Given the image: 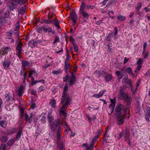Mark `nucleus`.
I'll return each instance as SVG.
<instances>
[{
	"instance_id": "nucleus-1",
	"label": "nucleus",
	"mask_w": 150,
	"mask_h": 150,
	"mask_svg": "<svg viewBox=\"0 0 150 150\" xmlns=\"http://www.w3.org/2000/svg\"><path fill=\"white\" fill-rule=\"evenodd\" d=\"M68 90V86L67 84L65 85L62 92V95L61 98V100L60 104H64L60 109L59 113V115L62 116H64L66 118L67 115V113L66 112V109L67 108V106L70 104L72 100V99L67 91Z\"/></svg>"
},
{
	"instance_id": "nucleus-2",
	"label": "nucleus",
	"mask_w": 150,
	"mask_h": 150,
	"mask_svg": "<svg viewBox=\"0 0 150 150\" xmlns=\"http://www.w3.org/2000/svg\"><path fill=\"white\" fill-rule=\"evenodd\" d=\"M62 133V129L61 127L59 126L56 131V136L58 147L61 149H63L64 148V145L63 143L60 142Z\"/></svg>"
},
{
	"instance_id": "nucleus-3",
	"label": "nucleus",
	"mask_w": 150,
	"mask_h": 150,
	"mask_svg": "<svg viewBox=\"0 0 150 150\" xmlns=\"http://www.w3.org/2000/svg\"><path fill=\"white\" fill-rule=\"evenodd\" d=\"M127 110V108L121 104H119L117 105L115 108L117 115H122V111L124 112V114H126Z\"/></svg>"
},
{
	"instance_id": "nucleus-4",
	"label": "nucleus",
	"mask_w": 150,
	"mask_h": 150,
	"mask_svg": "<svg viewBox=\"0 0 150 150\" xmlns=\"http://www.w3.org/2000/svg\"><path fill=\"white\" fill-rule=\"evenodd\" d=\"M64 122H65L62 120L61 121L60 119L58 118L53 122L51 128L52 130L54 132L56 131L58 126L63 125L64 124Z\"/></svg>"
},
{
	"instance_id": "nucleus-5",
	"label": "nucleus",
	"mask_w": 150,
	"mask_h": 150,
	"mask_svg": "<svg viewBox=\"0 0 150 150\" xmlns=\"http://www.w3.org/2000/svg\"><path fill=\"white\" fill-rule=\"evenodd\" d=\"M126 90V89L125 88L120 87V88L118 96L120 100H123L129 96L127 93H125Z\"/></svg>"
},
{
	"instance_id": "nucleus-6",
	"label": "nucleus",
	"mask_w": 150,
	"mask_h": 150,
	"mask_svg": "<svg viewBox=\"0 0 150 150\" xmlns=\"http://www.w3.org/2000/svg\"><path fill=\"white\" fill-rule=\"evenodd\" d=\"M127 115L126 114L117 115V124L119 125H122L125 122V117L127 116Z\"/></svg>"
},
{
	"instance_id": "nucleus-7",
	"label": "nucleus",
	"mask_w": 150,
	"mask_h": 150,
	"mask_svg": "<svg viewBox=\"0 0 150 150\" xmlns=\"http://www.w3.org/2000/svg\"><path fill=\"white\" fill-rule=\"evenodd\" d=\"M11 50V49L9 47H3L0 50V54L1 55H5V54H7L8 52Z\"/></svg>"
},
{
	"instance_id": "nucleus-8",
	"label": "nucleus",
	"mask_w": 150,
	"mask_h": 150,
	"mask_svg": "<svg viewBox=\"0 0 150 150\" xmlns=\"http://www.w3.org/2000/svg\"><path fill=\"white\" fill-rule=\"evenodd\" d=\"M71 19L73 23H75L77 21V16L74 10H72L70 13Z\"/></svg>"
},
{
	"instance_id": "nucleus-9",
	"label": "nucleus",
	"mask_w": 150,
	"mask_h": 150,
	"mask_svg": "<svg viewBox=\"0 0 150 150\" xmlns=\"http://www.w3.org/2000/svg\"><path fill=\"white\" fill-rule=\"evenodd\" d=\"M76 81V78L75 76L73 74H72L71 76L69 78V86H72L74 85Z\"/></svg>"
},
{
	"instance_id": "nucleus-10",
	"label": "nucleus",
	"mask_w": 150,
	"mask_h": 150,
	"mask_svg": "<svg viewBox=\"0 0 150 150\" xmlns=\"http://www.w3.org/2000/svg\"><path fill=\"white\" fill-rule=\"evenodd\" d=\"M23 44L21 42H19L17 44L16 48V53H21L23 50L22 49V47Z\"/></svg>"
},
{
	"instance_id": "nucleus-11",
	"label": "nucleus",
	"mask_w": 150,
	"mask_h": 150,
	"mask_svg": "<svg viewBox=\"0 0 150 150\" xmlns=\"http://www.w3.org/2000/svg\"><path fill=\"white\" fill-rule=\"evenodd\" d=\"M71 68L70 64L68 62L67 58H66L64 62V69L65 72L67 71V70H70Z\"/></svg>"
},
{
	"instance_id": "nucleus-12",
	"label": "nucleus",
	"mask_w": 150,
	"mask_h": 150,
	"mask_svg": "<svg viewBox=\"0 0 150 150\" xmlns=\"http://www.w3.org/2000/svg\"><path fill=\"white\" fill-rule=\"evenodd\" d=\"M11 62L8 59H5L4 61L3 62L2 64L4 69L5 70L6 69V67L9 69L10 67V64Z\"/></svg>"
},
{
	"instance_id": "nucleus-13",
	"label": "nucleus",
	"mask_w": 150,
	"mask_h": 150,
	"mask_svg": "<svg viewBox=\"0 0 150 150\" xmlns=\"http://www.w3.org/2000/svg\"><path fill=\"white\" fill-rule=\"evenodd\" d=\"M132 98L130 96H128L125 99H124L123 100L126 103V105L128 106L130 105L132 103Z\"/></svg>"
},
{
	"instance_id": "nucleus-14",
	"label": "nucleus",
	"mask_w": 150,
	"mask_h": 150,
	"mask_svg": "<svg viewBox=\"0 0 150 150\" xmlns=\"http://www.w3.org/2000/svg\"><path fill=\"white\" fill-rule=\"evenodd\" d=\"M24 87L23 85L21 86L19 88L18 91V95L19 96L21 97L22 96L24 92Z\"/></svg>"
},
{
	"instance_id": "nucleus-15",
	"label": "nucleus",
	"mask_w": 150,
	"mask_h": 150,
	"mask_svg": "<svg viewBox=\"0 0 150 150\" xmlns=\"http://www.w3.org/2000/svg\"><path fill=\"white\" fill-rule=\"evenodd\" d=\"M37 43L34 41L33 40H30L28 43L29 46L31 48H34L37 45Z\"/></svg>"
},
{
	"instance_id": "nucleus-16",
	"label": "nucleus",
	"mask_w": 150,
	"mask_h": 150,
	"mask_svg": "<svg viewBox=\"0 0 150 150\" xmlns=\"http://www.w3.org/2000/svg\"><path fill=\"white\" fill-rule=\"evenodd\" d=\"M48 120L49 122L50 125L51 127L52 125L53 122V121L54 120V118L52 116L50 115V114L48 113L47 116Z\"/></svg>"
},
{
	"instance_id": "nucleus-17",
	"label": "nucleus",
	"mask_w": 150,
	"mask_h": 150,
	"mask_svg": "<svg viewBox=\"0 0 150 150\" xmlns=\"http://www.w3.org/2000/svg\"><path fill=\"white\" fill-rule=\"evenodd\" d=\"M124 72L127 73L129 74H131L132 76L134 75V74L132 71V69L130 67H128L126 68Z\"/></svg>"
},
{
	"instance_id": "nucleus-18",
	"label": "nucleus",
	"mask_w": 150,
	"mask_h": 150,
	"mask_svg": "<svg viewBox=\"0 0 150 150\" xmlns=\"http://www.w3.org/2000/svg\"><path fill=\"white\" fill-rule=\"evenodd\" d=\"M16 29L15 30V31H16V33H17V35L18 38L19 37V32L18 31V30L20 28L19 25V21H18L16 23Z\"/></svg>"
},
{
	"instance_id": "nucleus-19",
	"label": "nucleus",
	"mask_w": 150,
	"mask_h": 150,
	"mask_svg": "<svg viewBox=\"0 0 150 150\" xmlns=\"http://www.w3.org/2000/svg\"><path fill=\"white\" fill-rule=\"evenodd\" d=\"M80 12L82 14L83 18L86 19L87 20L88 19L89 15V14L87 13L86 11H84Z\"/></svg>"
},
{
	"instance_id": "nucleus-20",
	"label": "nucleus",
	"mask_w": 150,
	"mask_h": 150,
	"mask_svg": "<svg viewBox=\"0 0 150 150\" xmlns=\"http://www.w3.org/2000/svg\"><path fill=\"white\" fill-rule=\"evenodd\" d=\"M42 28L43 31L46 33L47 32L49 33L52 32V29L50 27H48L47 28L45 27V26H42Z\"/></svg>"
},
{
	"instance_id": "nucleus-21",
	"label": "nucleus",
	"mask_w": 150,
	"mask_h": 150,
	"mask_svg": "<svg viewBox=\"0 0 150 150\" xmlns=\"http://www.w3.org/2000/svg\"><path fill=\"white\" fill-rule=\"evenodd\" d=\"M25 116L26 122L29 124L31 123L32 122V119L29 117V116L26 113H25Z\"/></svg>"
},
{
	"instance_id": "nucleus-22",
	"label": "nucleus",
	"mask_w": 150,
	"mask_h": 150,
	"mask_svg": "<svg viewBox=\"0 0 150 150\" xmlns=\"http://www.w3.org/2000/svg\"><path fill=\"white\" fill-rule=\"evenodd\" d=\"M54 19L52 21L53 23H54V25L58 28H60V26L59 24V23L58 20L57 18H54Z\"/></svg>"
},
{
	"instance_id": "nucleus-23",
	"label": "nucleus",
	"mask_w": 150,
	"mask_h": 150,
	"mask_svg": "<svg viewBox=\"0 0 150 150\" xmlns=\"http://www.w3.org/2000/svg\"><path fill=\"white\" fill-rule=\"evenodd\" d=\"M86 4L83 1H82L80 8V12L84 11L86 7Z\"/></svg>"
},
{
	"instance_id": "nucleus-24",
	"label": "nucleus",
	"mask_w": 150,
	"mask_h": 150,
	"mask_svg": "<svg viewBox=\"0 0 150 150\" xmlns=\"http://www.w3.org/2000/svg\"><path fill=\"white\" fill-rule=\"evenodd\" d=\"M22 130H20L16 134V137L15 139L16 141H18L20 138L21 135L22 133Z\"/></svg>"
},
{
	"instance_id": "nucleus-25",
	"label": "nucleus",
	"mask_w": 150,
	"mask_h": 150,
	"mask_svg": "<svg viewBox=\"0 0 150 150\" xmlns=\"http://www.w3.org/2000/svg\"><path fill=\"white\" fill-rule=\"evenodd\" d=\"M0 126L2 128H5L7 126V123L5 121L0 120Z\"/></svg>"
},
{
	"instance_id": "nucleus-26",
	"label": "nucleus",
	"mask_w": 150,
	"mask_h": 150,
	"mask_svg": "<svg viewBox=\"0 0 150 150\" xmlns=\"http://www.w3.org/2000/svg\"><path fill=\"white\" fill-rule=\"evenodd\" d=\"M30 64L29 62L26 61H22V67H26L27 66H29Z\"/></svg>"
},
{
	"instance_id": "nucleus-27",
	"label": "nucleus",
	"mask_w": 150,
	"mask_h": 150,
	"mask_svg": "<svg viewBox=\"0 0 150 150\" xmlns=\"http://www.w3.org/2000/svg\"><path fill=\"white\" fill-rule=\"evenodd\" d=\"M118 19L121 21H123L125 20L126 18L125 16L119 15L117 17Z\"/></svg>"
},
{
	"instance_id": "nucleus-28",
	"label": "nucleus",
	"mask_w": 150,
	"mask_h": 150,
	"mask_svg": "<svg viewBox=\"0 0 150 150\" xmlns=\"http://www.w3.org/2000/svg\"><path fill=\"white\" fill-rule=\"evenodd\" d=\"M26 6L25 5L22 7L20 10V13L22 14L23 15L25 11H26Z\"/></svg>"
},
{
	"instance_id": "nucleus-29",
	"label": "nucleus",
	"mask_w": 150,
	"mask_h": 150,
	"mask_svg": "<svg viewBox=\"0 0 150 150\" xmlns=\"http://www.w3.org/2000/svg\"><path fill=\"white\" fill-rule=\"evenodd\" d=\"M65 125L66 127V129H65V132L67 133V134L68 133V132L70 131H71V130L69 127L67 123L66 122H64Z\"/></svg>"
},
{
	"instance_id": "nucleus-30",
	"label": "nucleus",
	"mask_w": 150,
	"mask_h": 150,
	"mask_svg": "<svg viewBox=\"0 0 150 150\" xmlns=\"http://www.w3.org/2000/svg\"><path fill=\"white\" fill-rule=\"evenodd\" d=\"M115 107L109 106V107L108 110V112L109 115H110L112 113L114 110Z\"/></svg>"
},
{
	"instance_id": "nucleus-31",
	"label": "nucleus",
	"mask_w": 150,
	"mask_h": 150,
	"mask_svg": "<svg viewBox=\"0 0 150 150\" xmlns=\"http://www.w3.org/2000/svg\"><path fill=\"white\" fill-rule=\"evenodd\" d=\"M56 16L55 14L51 12H50L48 15L47 17L49 19H50L52 18L54 19V17L55 18H56Z\"/></svg>"
},
{
	"instance_id": "nucleus-32",
	"label": "nucleus",
	"mask_w": 150,
	"mask_h": 150,
	"mask_svg": "<svg viewBox=\"0 0 150 150\" xmlns=\"http://www.w3.org/2000/svg\"><path fill=\"white\" fill-rule=\"evenodd\" d=\"M56 103V101L54 99L50 100V104L51 105V106L53 108H55Z\"/></svg>"
},
{
	"instance_id": "nucleus-33",
	"label": "nucleus",
	"mask_w": 150,
	"mask_h": 150,
	"mask_svg": "<svg viewBox=\"0 0 150 150\" xmlns=\"http://www.w3.org/2000/svg\"><path fill=\"white\" fill-rule=\"evenodd\" d=\"M15 141L14 138H13L9 140L7 142L8 145L11 146L14 143Z\"/></svg>"
},
{
	"instance_id": "nucleus-34",
	"label": "nucleus",
	"mask_w": 150,
	"mask_h": 150,
	"mask_svg": "<svg viewBox=\"0 0 150 150\" xmlns=\"http://www.w3.org/2000/svg\"><path fill=\"white\" fill-rule=\"evenodd\" d=\"M112 77V75L108 74L105 77V79L106 81H109L111 80Z\"/></svg>"
},
{
	"instance_id": "nucleus-35",
	"label": "nucleus",
	"mask_w": 150,
	"mask_h": 150,
	"mask_svg": "<svg viewBox=\"0 0 150 150\" xmlns=\"http://www.w3.org/2000/svg\"><path fill=\"white\" fill-rule=\"evenodd\" d=\"M110 101L111 103V104L110 105H109L113 107H115V104L116 103V99L114 98V99H110Z\"/></svg>"
},
{
	"instance_id": "nucleus-36",
	"label": "nucleus",
	"mask_w": 150,
	"mask_h": 150,
	"mask_svg": "<svg viewBox=\"0 0 150 150\" xmlns=\"http://www.w3.org/2000/svg\"><path fill=\"white\" fill-rule=\"evenodd\" d=\"M36 30L37 32L40 33H42L43 30L42 26L41 27H37L36 28Z\"/></svg>"
},
{
	"instance_id": "nucleus-37",
	"label": "nucleus",
	"mask_w": 150,
	"mask_h": 150,
	"mask_svg": "<svg viewBox=\"0 0 150 150\" xmlns=\"http://www.w3.org/2000/svg\"><path fill=\"white\" fill-rule=\"evenodd\" d=\"M5 96L7 101L10 100L12 97L11 95L9 93L6 94Z\"/></svg>"
},
{
	"instance_id": "nucleus-38",
	"label": "nucleus",
	"mask_w": 150,
	"mask_h": 150,
	"mask_svg": "<svg viewBox=\"0 0 150 150\" xmlns=\"http://www.w3.org/2000/svg\"><path fill=\"white\" fill-rule=\"evenodd\" d=\"M0 139L2 142H5L8 140L7 137L6 136H2L0 137Z\"/></svg>"
},
{
	"instance_id": "nucleus-39",
	"label": "nucleus",
	"mask_w": 150,
	"mask_h": 150,
	"mask_svg": "<svg viewBox=\"0 0 150 150\" xmlns=\"http://www.w3.org/2000/svg\"><path fill=\"white\" fill-rule=\"evenodd\" d=\"M18 4V0H12L11 1V4L13 6H16Z\"/></svg>"
},
{
	"instance_id": "nucleus-40",
	"label": "nucleus",
	"mask_w": 150,
	"mask_h": 150,
	"mask_svg": "<svg viewBox=\"0 0 150 150\" xmlns=\"http://www.w3.org/2000/svg\"><path fill=\"white\" fill-rule=\"evenodd\" d=\"M73 46H74V49L75 52H78L79 51V48L77 45L76 43L73 44Z\"/></svg>"
},
{
	"instance_id": "nucleus-41",
	"label": "nucleus",
	"mask_w": 150,
	"mask_h": 150,
	"mask_svg": "<svg viewBox=\"0 0 150 150\" xmlns=\"http://www.w3.org/2000/svg\"><path fill=\"white\" fill-rule=\"evenodd\" d=\"M39 82H42V83H44V81L43 80L42 81H32L31 84L32 86H33V85Z\"/></svg>"
},
{
	"instance_id": "nucleus-42",
	"label": "nucleus",
	"mask_w": 150,
	"mask_h": 150,
	"mask_svg": "<svg viewBox=\"0 0 150 150\" xmlns=\"http://www.w3.org/2000/svg\"><path fill=\"white\" fill-rule=\"evenodd\" d=\"M43 22L48 24H50V23H53V22L50 19H47V20H45L43 21Z\"/></svg>"
},
{
	"instance_id": "nucleus-43",
	"label": "nucleus",
	"mask_w": 150,
	"mask_h": 150,
	"mask_svg": "<svg viewBox=\"0 0 150 150\" xmlns=\"http://www.w3.org/2000/svg\"><path fill=\"white\" fill-rule=\"evenodd\" d=\"M137 6H136L135 7L136 9H141L142 6V3L141 2H139L137 4Z\"/></svg>"
},
{
	"instance_id": "nucleus-44",
	"label": "nucleus",
	"mask_w": 150,
	"mask_h": 150,
	"mask_svg": "<svg viewBox=\"0 0 150 150\" xmlns=\"http://www.w3.org/2000/svg\"><path fill=\"white\" fill-rule=\"evenodd\" d=\"M10 12L9 11H7L3 14V16L4 18H8L9 16Z\"/></svg>"
},
{
	"instance_id": "nucleus-45",
	"label": "nucleus",
	"mask_w": 150,
	"mask_h": 150,
	"mask_svg": "<svg viewBox=\"0 0 150 150\" xmlns=\"http://www.w3.org/2000/svg\"><path fill=\"white\" fill-rule=\"evenodd\" d=\"M27 1V0H18V4L21 5L24 4Z\"/></svg>"
},
{
	"instance_id": "nucleus-46",
	"label": "nucleus",
	"mask_w": 150,
	"mask_h": 150,
	"mask_svg": "<svg viewBox=\"0 0 150 150\" xmlns=\"http://www.w3.org/2000/svg\"><path fill=\"white\" fill-rule=\"evenodd\" d=\"M130 110L128 108H127V112L126 113V114L127 115V116H125V118H126L127 119H129L130 117Z\"/></svg>"
},
{
	"instance_id": "nucleus-47",
	"label": "nucleus",
	"mask_w": 150,
	"mask_h": 150,
	"mask_svg": "<svg viewBox=\"0 0 150 150\" xmlns=\"http://www.w3.org/2000/svg\"><path fill=\"white\" fill-rule=\"evenodd\" d=\"M106 91L105 90H103L100 91L98 93V95L100 97H102L104 93Z\"/></svg>"
},
{
	"instance_id": "nucleus-48",
	"label": "nucleus",
	"mask_w": 150,
	"mask_h": 150,
	"mask_svg": "<svg viewBox=\"0 0 150 150\" xmlns=\"http://www.w3.org/2000/svg\"><path fill=\"white\" fill-rule=\"evenodd\" d=\"M62 72V71L60 69H59L57 71H52V73L54 74H58Z\"/></svg>"
},
{
	"instance_id": "nucleus-49",
	"label": "nucleus",
	"mask_w": 150,
	"mask_h": 150,
	"mask_svg": "<svg viewBox=\"0 0 150 150\" xmlns=\"http://www.w3.org/2000/svg\"><path fill=\"white\" fill-rule=\"evenodd\" d=\"M20 116L21 118H22L23 116V114L24 113V110L23 108H21L20 109Z\"/></svg>"
},
{
	"instance_id": "nucleus-50",
	"label": "nucleus",
	"mask_w": 150,
	"mask_h": 150,
	"mask_svg": "<svg viewBox=\"0 0 150 150\" xmlns=\"http://www.w3.org/2000/svg\"><path fill=\"white\" fill-rule=\"evenodd\" d=\"M6 148V146L5 144H2L1 145L0 150H5Z\"/></svg>"
},
{
	"instance_id": "nucleus-51",
	"label": "nucleus",
	"mask_w": 150,
	"mask_h": 150,
	"mask_svg": "<svg viewBox=\"0 0 150 150\" xmlns=\"http://www.w3.org/2000/svg\"><path fill=\"white\" fill-rule=\"evenodd\" d=\"M98 74L99 76H103L105 74V72L103 71H98Z\"/></svg>"
},
{
	"instance_id": "nucleus-52",
	"label": "nucleus",
	"mask_w": 150,
	"mask_h": 150,
	"mask_svg": "<svg viewBox=\"0 0 150 150\" xmlns=\"http://www.w3.org/2000/svg\"><path fill=\"white\" fill-rule=\"evenodd\" d=\"M86 7L87 9H93L94 8L95 6L94 5H88L86 6Z\"/></svg>"
},
{
	"instance_id": "nucleus-53",
	"label": "nucleus",
	"mask_w": 150,
	"mask_h": 150,
	"mask_svg": "<svg viewBox=\"0 0 150 150\" xmlns=\"http://www.w3.org/2000/svg\"><path fill=\"white\" fill-rule=\"evenodd\" d=\"M54 39V41L53 42V44H55L59 42V38L57 36H55Z\"/></svg>"
},
{
	"instance_id": "nucleus-54",
	"label": "nucleus",
	"mask_w": 150,
	"mask_h": 150,
	"mask_svg": "<svg viewBox=\"0 0 150 150\" xmlns=\"http://www.w3.org/2000/svg\"><path fill=\"white\" fill-rule=\"evenodd\" d=\"M126 83L128 84L129 87L133 85L132 83V81L130 79H129L127 81H126Z\"/></svg>"
},
{
	"instance_id": "nucleus-55",
	"label": "nucleus",
	"mask_w": 150,
	"mask_h": 150,
	"mask_svg": "<svg viewBox=\"0 0 150 150\" xmlns=\"http://www.w3.org/2000/svg\"><path fill=\"white\" fill-rule=\"evenodd\" d=\"M44 90V87L42 86H40L38 88V93H40Z\"/></svg>"
},
{
	"instance_id": "nucleus-56",
	"label": "nucleus",
	"mask_w": 150,
	"mask_h": 150,
	"mask_svg": "<svg viewBox=\"0 0 150 150\" xmlns=\"http://www.w3.org/2000/svg\"><path fill=\"white\" fill-rule=\"evenodd\" d=\"M30 93L31 94L34 95V96H36L37 95L36 91L33 89H32L31 90Z\"/></svg>"
},
{
	"instance_id": "nucleus-57",
	"label": "nucleus",
	"mask_w": 150,
	"mask_h": 150,
	"mask_svg": "<svg viewBox=\"0 0 150 150\" xmlns=\"http://www.w3.org/2000/svg\"><path fill=\"white\" fill-rule=\"evenodd\" d=\"M69 40H70V41H71V42H72L73 45L74 43H75V41L74 40L72 36H70L69 37Z\"/></svg>"
},
{
	"instance_id": "nucleus-58",
	"label": "nucleus",
	"mask_w": 150,
	"mask_h": 150,
	"mask_svg": "<svg viewBox=\"0 0 150 150\" xmlns=\"http://www.w3.org/2000/svg\"><path fill=\"white\" fill-rule=\"evenodd\" d=\"M46 118L45 117V116L43 117L42 118L41 120V121L42 123H45L46 122Z\"/></svg>"
},
{
	"instance_id": "nucleus-59",
	"label": "nucleus",
	"mask_w": 150,
	"mask_h": 150,
	"mask_svg": "<svg viewBox=\"0 0 150 150\" xmlns=\"http://www.w3.org/2000/svg\"><path fill=\"white\" fill-rule=\"evenodd\" d=\"M129 131L126 130L125 132V137L126 138H129Z\"/></svg>"
},
{
	"instance_id": "nucleus-60",
	"label": "nucleus",
	"mask_w": 150,
	"mask_h": 150,
	"mask_svg": "<svg viewBox=\"0 0 150 150\" xmlns=\"http://www.w3.org/2000/svg\"><path fill=\"white\" fill-rule=\"evenodd\" d=\"M28 74L27 71H26L23 74L24 79L23 80V81H25L26 79L27 76Z\"/></svg>"
},
{
	"instance_id": "nucleus-61",
	"label": "nucleus",
	"mask_w": 150,
	"mask_h": 150,
	"mask_svg": "<svg viewBox=\"0 0 150 150\" xmlns=\"http://www.w3.org/2000/svg\"><path fill=\"white\" fill-rule=\"evenodd\" d=\"M143 62V60L142 59L140 58L138 60L137 62V64H140L142 65Z\"/></svg>"
},
{
	"instance_id": "nucleus-62",
	"label": "nucleus",
	"mask_w": 150,
	"mask_h": 150,
	"mask_svg": "<svg viewBox=\"0 0 150 150\" xmlns=\"http://www.w3.org/2000/svg\"><path fill=\"white\" fill-rule=\"evenodd\" d=\"M101 132L102 131H101L100 129H98V130L97 131L98 134L96 136L98 138L99 136L100 135L101 133Z\"/></svg>"
},
{
	"instance_id": "nucleus-63",
	"label": "nucleus",
	"mask_w": 150,
	"mask_h": 150,
	"mask_svg": "<svg viewBox=\"0 0 150 150\" xmlns=\"http://www.w3.org/2000/svg\"><path fill=\"white\" fill-rule=\"evenodd\" d=\"M129 59L127 58L126 57H125L124 58V60L123 62V64H125L127 62L129 61Z\"/></svg>"
},
{
	"instance_id": "nucleus-64",
	"label": "nucleus",
	"mask_w": 150,
	"mask_h": 150,
	"mask_svg": "<svg viewBox=\"0 0 150 150\" xmlns=\"http://www.w3.org/2000/svg\"><path fill=\"white\" fill-rule=\"evenodd\" d=\"M33 74V73L32 70L30 71L28 74V77L30 78H31Z\"/></svg>"
}]
</instances>
